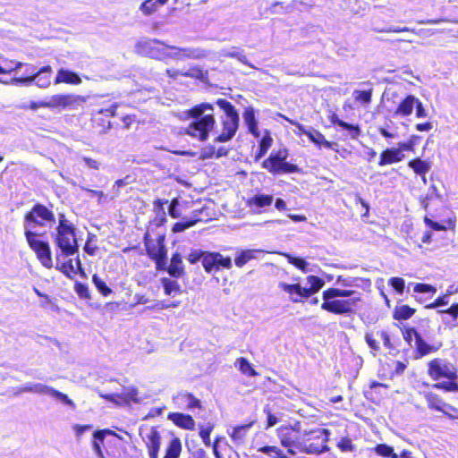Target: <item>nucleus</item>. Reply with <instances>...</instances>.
Wrapping results in <instances>:
<instances>
[{"instance_id": "1", "label": "nucleus", "mask_w": 458, "mask_h": 458, "mask_svg": "<svg viewBox=\"0 0 458 458\" xmlns=\"http://www.w3.org/2000/svg\"><path fill=\"white\" fill-rule=\"evenodd\" d=\"M276 431L280 444L291 455L297 453L319 454L329 450L327 445L330 436L328 429L302 430L300 422H297L293 426L280 427Z\"/></svg>"}, {"instance_id": "2", "label": "nucleus", "mask_w": 458, "mask_h": 458, "mask_svg": "<svg viewBox=\"0 0 458 458\" xmlns=\"http://www.w3.org/2000/svg\"><path fill=\"white\" fill-rule=\"evenodd\" d=\"M213 110V106L208 103H201L188 110L187 114L193 121L187 127L185 133L201 141L207 140L209 131L216 124Z\"/></svg>"}, {"instance_id": "3", "label": "nucleus", "mask_w": 458, "mask_h": 458, "mask_svg": "<svg viewBox=\"0 0 458 458\" xmlns=\"http://www.w3.org/2000/svg\"><path fill=\"white\" fill-rule=\"evenodd\" d=\"M323 303L321 309L337 315H350L354 313L360 297L354 296L349 299H340L338 295H335L330 289H327L322 293Z\"/></svg>"}, {"instance_id": "4", "label": "nucleus", "mask_w": 458, "mask_h": 458, "mask_svg": "<svg viewBox=\"0 0 458 458\" xmlns=\"http://www.w3.org/2000/svg\"><path fill=\"white\" fill-rule=\"evenodd\" d=\"M216 104L224 110L225 116L223 118V131L216 139L217 142H226L236 133L239 126V114L235 107L226 99L219 98Z\"/></svg>"}, {"instance_id": "5", "label": "nucleus", "mask_w": 458, "mask_h": 458, "mask_svg": "<svg viewBox=\"0 0 458 458\" xmlns=\"http://www.w3.org/2000/svg\"><path fill=\"white\" fill-rule=\"evenodd\" d=\"M51 236L57 248L56 261L61 258H67L78 254L79 245L75 236V228L55 230V232L51 233Z\"/></svg>"}, {"instance_id": "6", "label": "nucleus", "mask_w": 458, "mask_h": 458, "mask_svg": "<svg viewBox=\"0 0 458 458\" xmlns=\"http://www.w3.org/2000/svg\"><path fill=\"white\" fill-rule=\"evenodd\" d=\"M47 223H55L54 213L45 205L37 203L24 216V233H27L28 230L33 231L36 226H44Z\"/></svg>"}, {"instance_id": "7", "label": "nucleus", "mask_w": 458, "mask_h": 458, "mask_svg": "<svg viewBox=\"0 0 458 458\" xmlns=\"http://www.w3.org/2000/svg\"><path fill=\"white\" fill-rule=\"evenodd\" d=\"M288 151L285 148L272 152L268 158L263 161L262 167L273 174L297 173L296 165L286 162Z\"/></svg>"}, {"instance_id": "8", "label": "nucleus", "mask_w": 458, "mask_h": 458, "mask_svg": "<svg viewBox=\"0 0 458 458\" xmlns=\"http://www.w3.org/2000/svg\"><path fill=\"white\" fill-rule=\"evenodd\" d=\"M24 235L30 248L36 253L37 258L42 266L47 268L53 267V260L49 243L47 242L38 240L36 237L39 234L35 231L28 230Z\"/></svg>"}, {"instance_id": "9", "label": "nucleus", "mask_w": 458, "mask_h": 458, "mask_svg": "<svg viewBox=\"0 0 458 458\" xmlns=\"http://www.w3.org/2000/svg\"><path fill=\"white\" fill-rule=\"evenodd\" d=\"M165 58L174 61H184L187 59L199 60L208 57L209 52L201 47H179L175 46H165Z\"/></svg>"}, {"instance_id": "10", "label": "nucleus", "mask_w": 458, "mask_h": 458, "mask_svg": "<svg viewBox=\"0 0 458 458\" xmlns=\"http://www.w3.org/2000/svg\"><path fill=\"white\" fill-rule=\"evenodd\" d=\"M428 373L434 380L440 377H446L450 380L457 378V371L454 365L441 359H434L428 362Z\"/></svg>"}, {"instance_id": "11", "label": "nucleus", "mask_w": 458, "mask_h": 458, "mask_svg": "<svg viewBox=\"0 0 458 458\" xmlns=\"http://www.w3.org/2000/svg\"><path fill=\"white\" fill-rule=\"evenodd\" d=\"M86 100V97L80 95L57 94L50 97L47 103L44 104V106H47L48 108L75 109L85 103Z\"/></svg>"}, {"instance_id": "12", "label": "nucleus", "mask_w": 458, "mask_h": 458, "mask_svg": "<svg viewBox=\"0 0 458 458\" xmlns=\"http://www.w3.org/2000/svg\"><path fill=\"white\" fill-rule=\"evenodd\" d=\"M165 46L167 44L158 39H144L137 43L136 49L140 55L161 60L165 58Z\"/></svg>"}, {"instance_id": "13", "label": "nucleus", "mask_w": 458, "mask_h": 458, "mask_svg": "<svg viewBox=\"0 0 458 458\" xmlns=\"http://www.w3.org/2000/svg\"><path fill=\"white\" fill-rule=\"evenodd\" d=\"M140 436L148 448L149 458H158L161 445V436L158 430L155 427H140Z\"/></svg>"}, {"instance_id": "14", "label": "nucleus", "mask_w": 458, "mask_h": 458, "mask_svg": "<svg viewBox=\"0 0 458 458\" xmlns=\"http://www.w3.org/2000/svg\"><path fill=\"white\" fill-rule=\"evenodd\" d=\"M33 393L38 394H43V395H48V396L52 397L53 399L61 402L62 403L69 406L70 408H72L73 410L76 408L74 402L72 399H70L67 394H65L58 390H55V388H53L52 386H49L47 385H44L41 383H34Z\"/></svg>"}, {"instance_id": "15", "label": "nucleus", "mask_w": 458, "mask_h": 458, "mask_svg": "<svg viewBox=\"0 0 458 458\" xmlns=\"http://www.w3.org/2000/svg\"><path fill=\"white\" fill-rule=\"evenodd\" d=\"M138 394L139 391L135 386H128L123 388V392L121 394H101V397L117 404L129 403L130 402L138 403L141 401Z\"/></svg>"}, {"instance_id": "16", "label": "nucleus", "mask_w": 458, "mask_h": 458, "mask_svg": "<svg viewBox=\"0 0 458 458\" xmlns=\"http://www.w3.org/2000/svg\"><path fill=\"white\" fill-rule=\"evenodd\" d=\"M148 234L145 235L144 242L147 249L148 257L153 259H166L167 250L165 245V236L159 235L157 243H148Z\"/></svg>"}, {"instance_id": "17", "label": "nucleus", "mask_w": 458, "mask_h": 458, "mask_svg": "<svg viewBox=\"0 0 458 458\" xmlns=\"http://www.w3.org/2000/svg\"><path fill=\"white\" fill-rule=\"evenodd\" d=\"M279 288L289 293L293 302H298L301 298H309V293L305 287H301L299 284H289L284 282L279 283Z\"/></svg>"}, {"instance_id": "18", "label": "nucleus", "mask_w": 458, "mask_h": 458, "mask_svg": "<svg viewBox=\"0 0 458 458\" xmlns=\"http://www.w3.org/2000/svg\"><path fill=\"white\" fill-rule=\"evenodd\" d=\"M52 72V67L50 65H46L38 70L36 73L31 75V78L33 79V82H35L38 87L46 89L51 84Z\"/></svg>"}, {"instance_id": "19", "label": "nucleus", "mask_w": 458, "mask_h": 458, "mask_svg": "<svg viewBox=\"0 0 458 458\" xmlns=\"http://www.w3.org/2000/svg\"><path fill=\"white\" fill-rule=\"evenodd\" d=\"M403 157L404 155L399 147L397 148H387L380 154L378 165L380 166H384L389 164L400 162Z\"/></svg>"}, {"instance_id": "20", "label": "nucleus", "mask_w": 458, "mask_h": 458, "mask_svg": "<svg viewBox=\"0 0 458 458\" xmlns=\"http://www.w3.org/2000/svg\"><path fill=\"white\" fill-rule=\"evenodd\" d=\"M168 420H172L176 426L192 430L195 427V421L191 415L179 413V412H171L168 414Z\"/></svg>"}, {"instance_id": "21", "label": "nucleus", "mask_w": 458, "mask_h": 458, "mask_svg": "<svg viewBox=\"0 0 458 458\" xmlns=\"http://www.w3.org/2000/svg\"><path fill=\"white\" fill-rule=\"evenodd\" d=\"M167 272L174 278H180L184 275V266L180 253L176 252L173 254L170 265L167 267Z\"/></svg>"}, {"instance_id": "22", "label": "nucleus", "mask_w": 458, "mask_h": 458, "mask_svg": "<svg viewBox=\"0 0 458 458\" xmlns=\"http://www.w3.org/2000/svg\"><path fill=\"white\" fill-rule=\"evenodd\" d=\"M417 98L413 95H408L397 106L394 111L395 115L408 116L412 114Z\"/></svg>"}, {"instance_id": "23", "label": "nucleus", "mask_w": 458, "mask_h": 458, "mask_svg": "<svg viewBox=\"0 0 458 458\" xmlns=\"http://www.w3.org/2000/svg\"><path fill=\"white\" fill-rule=\"evenodd\" d=\"M243 121L248 127L249 131L255 137L259 138L260 133L258 129V121L255 116V111L252 107H248L243 113Z\"/></svg>"}, {"instance_id": "24", "label": "nucleus", "mask_w": 458, "mask_h": 458, "mask_svg": "<svg viewBox=\"0 0 458 458\" xmlns=\"http://www.w3.org/2000/svg\"><path fill=\"white\" fill-rule=\"evenodd\" d=\"M252 427V423L234 427L229 434L235 445H242L246 441L248 431Z\"/></svg>"}, {"instance_id": "25", "label": "nucleus", "mask_w": 458, "mask_h": 458, "mask_svg": "<svg viewBox=\"0 0 458 458\" xmlns=\"http://www.w3.org/2000/svg\"><path fill=\"white\" fill-rule=\"evenodd\" d=\"M62 82L79 85L81 83V79L77 73L62 68L57 72L55 84H59Z\"/></svg>"}, {"instance_id": "26", "label": "nucleus", "mask_w": 458, "mask_h": 458, "mask_svg": "<svg viewBox=\"0 0 458 458\" xmlns=\"http://www.w3.org/2000/svg\"><path fill=\"white\" fill-rule=\"evenodd\" d=\"M303 133L308 136L310 141L319 147L323 146L327 148H333L334 145H336L335 143L327 140L324 135L317 130L311 129L310 131H303Z\"/></svg>"}, {"instance_id": "27", "label": "nucleus", "mask_w": 458, "mask_h": 458, "mask_svg": "<svg viewBox=\"0 0 458 458\" xmlns=\"http://www.w3.org/2000/svg\"><path fill=\"white\" fill-rule=\"evenodd\" d=\"M416 351H417V358L423 357L425 355H428L429 353L435 352L437 350H439L441 345L434 346L430 345L428 343L424 341L421 335H417V341H416Z\"/></svg>"}, {"instance_id": "28", "label": "nucleus", "mask_w": 458, "mask_h": 458, "mask_svg": "<svg viewBox=\"0 0 458 458\" xmlns=\"http://www.w3.org/2000/svg\"><path fill=\"white\" fill-rule=\"evenodd\" d=\"M408 166L418 175L426 174L431 168L429 162L420 158H415L408 162Z\"/></svg>"}, {"instance_id": "29", "label": "nucleus", "mask_w": 458, "mask_h": 458, "mask_svg": "<svg viewBox=\"0 0 458 458\" xmlns=\"http://www.w3.org/2000/svg\"><path fill=\"white\" fill-rule=\"evenodd\" d=\"M111 430H97L93 433L92 447L98 458H104L100 444L104 442L106 434H111Z\"/></svg>"}, {"instance_id": "30", "label": "nucleus", "mask_w": 458, "mask_h": 458, "mask_svg": "<svg viewBox=\"0 0 458 458\" xmlns=\"http://www.w3.org/2000/svg\"><path fill=\"white\" fill-rule=\"evenodd\" d=\"M161 284L166 295L174 297L176 294H180L182 293L181 286L175 280L164 277L161 279Z\"/></svg>"}, {"instance_id": "31", "label": "nucleus", "mask_w": 458, "mask_h": 458, "mask_svg": "<svg viewBox=\"0 0 458 458\" xmlns=\"http://www.w3.org/2000/svg\"><path fill=\"white\" fill-rule=\"evenodd\" d=\"M331 122L343 129L348 130L352 133V137L353 139L357 138L360 133V130L357 125L350 124L339 119V117L335 114H332Z\"/></svg>"}, {"instance_id": "32", "label": "nucleus", "mask_w": 458, "mask_h": 458, "mask_svg": "<svg viewBox=\"0 0 458 458\" xmlns=\"http://www.w3.org/2000/svg\"><path fill=\"white\" fill-rule=\"evenodd\" d=\"M261 250H242L234 259L235 265L238 267H242L250 260L256 258L255 254L259 253Z\"/></svg>"}, {"instance_id": "33", "label": "nucleus", "mask_w": 458, "mask_h": 458, "mask_svg": "<svg viewBox=\"0 0 458 458\" xmlns=\"http://www.w3.org/2000/svg\"><path fill=\"white\" fill-rule=\"evenodd\" d=\"M216 259H217V254H216V252L205 251L202 266L207 273L217 271V267H216Z\"/></svg>"}, {"instance_id": "34", "label": "nucleus", "mask_w": 458, "mask_h": 458, "mask_svg": "<svg viewBox=\"0 0 458 458\" xmlns=\"http://www.w3.org/2000/svg\"><path fill=\"white\" fill-rule=\"evenodd\" d=\"M273 199L274 198L272 195L257 194L250 199L249 203L250 205H253L258 208H265L270 206Z\"/></svg>"}, {"instance_id": "35", "label": "nucleus", "mask_w": 458, "mask_h": 458, "mask_svg": "<svg viewBox=\"0 0 458 458\" xmlns=\"http://www.w3.org/2000/svg\"><path fill=\"white\" fill-rule=\"evenodd\" d=\"M219 56L237 58L241 63L248 64L245 55H243V52L236 47H233L229 50H222Z\"/></svg>"}, {"instance_id": "36", "label": "nucleus", "mask_w": 458, "mask_h": 458, "mask_svg": "<svg viewBox=\"0 0 458 458\" xmlns=\"http://www.w3.org/2000/svg\"><path fill=\"white\" fill-rule=\"evenodd\" d=\"M235 366L244 375H247L249 377H254L257 375L256 370L251 367L250 363L248 361L246 358H238L235 361Z\"/></svg>"}, {"instance_id": "37", "label": "nucleus", "mask_w": 458, "mask_h": 458, "mask_svg": "<svg viewBox=\"0 0 458 458\" xmlns=\"http://www.w3.org/2000/svg\"><path fill=\"white\" fill-rule=\"evenodd\" d=\"M307 282L310 284V288H306V291L309 293V297L318 292L325 284L321 278L316 276H309Z\"/></svg>"}, {"instance_id": "38", "label": "nucleus", "mask_w": 458, "mask_h": 458, "mask_svg": "<svg viewBox=\"0 0 458 458\" xmlns=\"http://www.w3.org/2000/svg\"><path fill=\"white\" fill-rule=\"evenodd\" d=\"M414 313H415L414 309L409 307L408 305H401V306L396 307V309L394 310V318L397 320L408 319Z\"/></svg>"}, {"instance_id": "39", "label": "nucleus", "mask_w": 458, "mask_h": 458, "mask_svg": "<svg viewBox=\"0 0 458 458\" xmlns=\"http://www.w3.org/2000/svg\"><path fill=\"white\" fill-rule=\"evenodd\" d=\"M182 76L205 81L208 76V72L203 71L199 66H193L188 71L184 72V73H182Z\"/></svg>"}, {"instance_id": "40", "label": "nucleus", "mask_w": 458, "mask_h": 458, "mask_svg": "<svg viewBox=\"0 0 458 458\" xmlns=\"http://www.w3.org/2000/svg\"><path fill=\"white\" fill-rule=\"evenodd\" d=\"M56 262H57L56 267H55L56 269L61 271L66 276L71 277V273H74V274L77 273L74 264H73V260L72 259H70L69 260L64 261V262H60V259H59Z\"/></svg>"}, {"instance_id": "41", "label": "nucleus", "mask_w": 458, "mask_h": 458, "mask_svg": "<svg viewBox=\"0 0 458 458\" xmlns=\"http://www.w3.org/2000/svg\"><path fill=\"white\" fill-rule=\"evenodd\" d=\"M181 449L180 440L177 438L172 440L164 458H179Z\"/></svg>"}, {"instance_id": "42", "label": "nucleus", "mask_w": 458, "mask_h": 458, "mask_svg": "<svg viewBox=\"0 0 458 458\" xmlns=\"http://www.w3.org/2000/svg\"><path fill=\"white\" fill-rule=\"evenodd\" d=\"M177 399L184 403L189 409L200 406V401L195 398L191 394H178Z\"/></svg>"}, {"instance_id": "43", "label": "nucleus", "mask_w": 458, "mask_h": 458, "mask_svg": "<svg viewBox=\"0 0 458 458\" xmlns=\"http://www.w3.org/2000/svg\"><path fill=\"white\" fill-rule=\"evenodd\" d=\"M272 141H273V140L269 136V134L265 135L261 139V140L259 142V152H258V154L256 155V157H255L256 160H259L263 156H265V154L267 152L268 148L271 147Z\"/></svg>"}, {"instance_id": "44", "label": "nucleus", "mask_w": 458, "mask_h": 458, "mask_svg": "<svg viewBox=\"0 0 458 458\" xmlns=\"http://www.w3.org/2000/svg\"><path fill=\"white\" fill-rule=\"evenodd\" d=\"M259 452L268 455L273 454L276 458H290L287 455H285L284 453L280 448L274 445L262 446L259 448Z\"/></svg>"}, {"instance_id": "45", "label": "nucleus", "mask_w": 458, "mask_h": 458, "mask_svg": "<svg viewBox=\"0 0 458 458\" xmlns=\"http://www.w3.org/2000/svg\"><path fill=\"white\" fill-rule=\"evenodd\" d=\"M92 282L95 284L98 291L104 296H107L112 293V290L106 285L97 274L93 275Z\"/></svg>"}, {"instance_id": "46", "label": "nucleus", "mask_w": 458, "mask_h": 458, "mask_svg": "<svg viewBox=\"0 0 458 458\" xmlns=\"http://www.w3.org/2000/svg\"><path fill=\"white\" fill-rule=\"evenodd\" d=\"M161 5L162 4H158V2L157 0H146L140 4V10L145 15H150L157 11L158 6Z\"/></svg>"}, {"instance_id": "47", "label": "nucleus", "mask_w": 458, "mask_h": 458, "mask_svg": "<svg viewBox=\"0 0 458 458\" xmlns=\"http://www.w3.org/2000/svg\"><path fill=\"white\" fill-rule=\"evenodd\" d=\"M284 256L287 258V260L290 264L295 266L296 267H298L304 273L309 272V269H308L309 263L306 262L304 259H302L301 258L293 257L290 254H285Z\"/></svg>"}, {"instance_id": "48", "label": "nucleus", "mask_w": 458, "mask_h": 458, "mask_svg": "<svg viewBox=\"0 0 458 458\" xmlns=\"http://www.w3.org/2000/svg\"><path fill=\"white\" fill-rule=\"evenodd\" d=\"M377 454L384 456V457H390V458H398V455L394 452L393 447L380 444L377 445L375 448Z\"/></svg>"}, {"instance_id": "49", "label": "nucleus", "mask_w": 458, "mask_h": 458, "mask_svg": "<svg viewBox=\"0 0 458 458\" xmlns=\"http://www.w3.org/2000/svg\"><path fill=\"white\" fill-rule=\"evenodd\" d=\"M199 428H200L199 436H200L204 445L207 446H210L211 441H210L209 436L214 428V425L211 423H208V425L206 427L200 426Z\"/></svg>"}, {"instance_id": "50", "label": "nucleus", "mask_w": 458, "mask_h": 458, "mask_svg": "<svg viewBox=\"0 0 458 458\" xmlns=\"http://www.w3.org/2000/svg\"><path fill=\"white\" fill-rule=\"evenodd\" d=\"M353 96L356 101H360L364 104H369L371 102L372 89L363 91L354 90Z\"/></svg>"}, {"instance_id": "51", "label": "nucleus", "mask_w": 458, "mask_h": 458, "mask_svg": "<svg viewBox=\"0 0 458 458\" xmlns=\"http://www.w3.org/2000/svg\"><path fill=\"white\" fill-rule=\"evenodd\" d=\"M420 139L418 135H412L408 141L405 142H399L398 147L403 151H413L414 146L416 145L417 141Z\"/></svg>"}, {"instance_id": "52", "label": "nucleus", "mask_w": 458, "mask_h": 458, "mask_svg": "<svg viewBox=\"0 0 458 458\" xmlns=\"http://www.w3.org/2000/svg\"><path fill=\"white\" fill-rule=\"evenodd\" d=\"M217 254V259H216V267H217V271L220 268H231L232 267V259L230 257H224L219 252H216Z\"/></svg>"}, {"instance_id": "53", "label": "nucleus", "mask_w": 458, "mask_h": 458, "mask_svg": "<svg viewBox=\"0 0 458 458\" xmlns=\"http://www.w3.org/2000/svg\"><path fill=\"white\" fill-rule=\"evenodd\" d=\"M433 387L437 389H443L447 392H458V384L454 382V380L437 383Z\"/></svg>"}, {"instance_id": "54", "label": "nucleus", "mask_w": 458, "mask_h": 458, "mask_svg": "<svg viewBox=\"0 0 458 458\" xmlns=\"http://www.w3.org/2000/svg\"><path fill=\"white\" fill-rule=\"evenodd\" d=\"M360 279L357 277H351V276L344 277L343 276H339L336 278V284L341 286H344V287H352V286L357 285V282Z\"/></svg>"}, {"instance_id": "55", "label": "nucleus", "mask_w": 458, "mask_h": 458, "mask_svg": "<svg viewBox=\"0 0 458 458\" xmlns=\"http://www.w3.org/2000/svg\"><path fill=\"white\" fill-rule=\"evenodd\" d=\"M439 197H440V195L438 193V191H437V188L436 187V185H431L428 189V191L425 199H422L421 205L423 206V208L425 209H427L428 206V201L434 198H439Z\"/></svg>"}, {"instance_id": "56", "label": "nucleus", "mask_w": 458, "mask_h": 458, "mask_svg": "<svg viewBox=\"0 0 458 458\" xmlns=\"http://www.w3.org/2000/svg\"><path fill=\"white\" fill-rule=\"evenodd\" d=\"M389 284L400 294H402L404 291L405 282L401 277L390 278Z\"/></svg>"}, {"instance_id": "57", "label": "nucleus", "mask_w": 458, "mask_h": 458, "mask_svg": "<svg viewBox=\"0 0 458 458\" xmlns=\"http://www.w3.org/2000/svg\"><path fill=\"white\" fill-rule=\"evenodd\" d=\"M329 289L332 291V293L335 295H338L340 298H343V297L352 298L354 296L360 297V293H358L357 292L352 291V290H344V289H339V288H329Z\"/></svg>"}, {"instance_id": "58", "label": "nucleus", "mask_w": 458, "mask_h": 458, "mask_svg": "<svg viewBox=\"0 0 458 458\" xmlns=\"http://www.w3.org/2000/svg\"><path fill=\"white\" fill-rule=\"evenodd\" d=\"M80 158L84 163V165L89 169H100L101 163L98 160L84 156L81 157Z\"/></svg>"}, {"instance_id": "59", "label": "nucleus", "mask_w": 458, "mask_h": 458, "mask_svg": "<svg viewBox=\"0 0 458 458\" xmlns=\"http://www.w3.org/2000/svg\"><path fill=\"white\" fill-rule=\"evenodd\" d=\"M428 403L429 408L437 411H443L442 405L445 404L442 400L433 394L428 396Z\"/></svg>"}, {"instance_id": "60", "label": "nucleus", "mask_w": 458, "mask_h": 458, "mask_svg": "<svg viewBox=\"0 0 458 458\" xmlns=\"http://www.w3.org/2000/svg\"><path fill=\"white\" fill-rule=\"evenodd\" d=\"M74 225L69 222L64 214H59L58 216V225L55 230H68L74 229Z\"/></svg>"}, {"instance_id": "61", "label": "nucleus", "mask_w": 458, "mask_h": 458, "mask_svg": "<svg viewBox=\"0 0 458 458\" xmlns=\"http://www.w3.org/2000/svg\"><path fill=\"white\" fill-rule=\"evenodd\" d=\"M204 255H205V251L199 250H193L187 257V259L191 264H196L200 260H201V262L203 261Z\"/></svg>"}, {"instance_id": "62", "label": "nucleus", "mask_w": 458, "mask_h": 458, "mask_svg": "<svg viewBox=\"0 0 458 458\" xmlns=\"http://www.w3.org/2000/svg\"><path fill=\"white\" fill-rule=\"evenodd\" d=\"M413 291L415 293H435L437 290L435 287H433L430 284L419 283V284H414Z\"/></svg>"}, {"instance_id": "63", "label": "nucleus", "mask_w": 458, "mask_h": 458, "mask_svg": "<svg viewBox=\"0 0 458 458\" xmlns=\"http://www.w3.org/2000/svg\"><path fill=\"white\" fill-rule=\"evenodd\" d=\"M75 292L81 298L90 299L89 288L86 284L81 283L75 284Z\"/></svg>"}, {"instance_id": "64", "label": "nucleus", "mask_w": 458, "mask_h": 458, "mask_svg": "<svg viewBox=\"0 0 458 458\" xmlns=\"http://www.w3.org/2000/svg\"><path fill=\"white\" fill-rule=\"evenodd\" d=\"M337 446L343 452H352L354 449L352 440L348 437H342L338 442Z\"/></svg>"}]
</instances>
